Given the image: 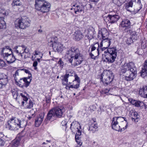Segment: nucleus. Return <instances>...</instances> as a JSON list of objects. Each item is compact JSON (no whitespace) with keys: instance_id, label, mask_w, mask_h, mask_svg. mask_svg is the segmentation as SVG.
<instances>
[{"instance_id":"f257e3e1","label":"nucleus","mask_w":147,"mask_h":147,"mask_svg":"<svg viewBox=\"0 0 147 147\" xmlns=\"http://www.w3.org/2000/svg\"><path fill=\"white\" fill-rule=\"evenodd\" d=\"M66 54L70 63H72L74 60L75 65L80 64L83 61V58L80 55L79 49L77 47H71L67 51Z\"/></svg>"},{"instance_id":"f03ea898","label":"nucleus","mask_w":147,"mask_h":147,"mask_svg":"<svg viewBox=\"0 0 147 147\" xmlns=\"http://www.w3.org/2000/svg\"><path fill=\"white\" fill-rule=\"evenodd\" d=\"M111 125L112 128L118 131H124L128 126L126 118L121 117H115L112 118Z\"/></svg>"},{"instance_id":"7ed1b4c3","label":"nucleus","mask_w":147,"mask_h":147,"mask_svg":"<svg viewBox=\"0 0 147 147\" xmlns=\"http://www.w3.org/2000/svg\"><path fill=\"white\" fill-rule=\"evenodd\" d=\"M26 121L24 119L20 120L16 117L10 118L7 122L6 127L8 129L14 130L23 127L26 125Z\"/></svg>"},{"instance_id":"20e7f679","label":"nucleus","mask_w":147,"mask_h":147,"mask_svg":"<svg viewBox=\"0 0 147 147\" xmlns=\"http://www.w3.org/2000/svg\"><path fill=\"white\" fill-rule=\"evenodd\" d=\"M105 55H102V60L110 63L113 62L117 56V50L116 48H108L105 52Z\"/></svg>"},{"instance_id":"39448f33","label":"nucleus","mask_w":147,"mask_h":147,"mask_svg":"<svg viewBox=\"0 0 147 147\" xmlns=\"http://www.w3.org/2000/svg\"><path fill=\"white\" fill-rule=\"evenodd\" d=\"M35 8L39 11L44 13L48 11L50 9V3L44 0H36Z\"/></svg>"},{"instance_id":"423d86ee","label":"nucleus","mask_w":147,"mask_h":147,"mask_svg":"<svg viewBox=\"0 0 147 147\" xmlns=\"http://www.w3.org/2000/svg\"><path fill=\"white\" fill-rule=\"evenodd\" d=\"M31 21L26 16L22 17L15 22V26L21 29H25L30 26Z\"/></svg>"},{"instance_id":"0eeeda50","label":"nucleus","mask_w":147,"mask_h":147,"mask_svg":"<svg viewBox=\"0 0 147 147\" xmlns=\"http://www.w3.org/2000/svg\"><path fill=\"white\" fill-rule=\"evenodd\" d=\"M121 72L123 73L130 72L137 74V69L134 63L131 62L125 63L122 67Z\"/></svg>"},{"instance_id":"6e6552de","label":"nucleus","mask_w":147,"mask_h":147,"mask_svg":"<svg viewBox=\"0 0 147 147\" xmlns=\"http://www.w3.org/2000/svg\"><path fill=\"white\" fill-rule=\"evenodd\" d=\"M106 74L104 72L101 74L100 80L102 82L104 85L107 86L111 82L113 78L112 73L109 71H106Z\"/></svg>"},{"instance_id":"1a4fd4ad","label":"nucleus","mask_w":147,"mask_h":147,"mask_svg":"<svg viewBox=\"0 0 147 147\" xmlns=\"http://www.w3.org/2000/svg\"><path fill=\"white\" fill-rule=\"evenodd\" d=\"M137 3L138 5L140 6L139 9L137 10L134 9V11L137 13L139 12L140 10L142 8V5L141 4L140 0H131L127 4H126L125 6V9L128 11L131 12V11L130 9V7H132L134 3Z\"/></svg>"},{"instance_id":"9d476101","label":"nucleus","mask_w":147,"mask_h":147,"mask_svg":"<svg viewBox=\"0 0 147 147\" xmlns=\"http://www.w3.org/2000/svg\"><path fill=\"white\" fill-rule=\"evenodd\" d=\"M24 70L26 73L28 74V77L27 78H24L23 79L22 78L20 79L19 81V82L21 83L22 81L24 82L25 84V86L27 88L29 86L32 80V75L29 70L26 69H24Z\"/></svg>"},{"instance_id":"9b49d317","label":"nucleus","mask_w":147,"mask_h":147,"mask_svg":"<svg viewBox=\"0 0 147 147\" xmlns=\"http://www.w3.org/2000/svg\"><path fill=\"white\" fill-rule=\"evenodd\" d=\"M8 12L6 10L2 9L0 12V29L5 28L6 27V23L4 21L3 16H7Z\"/></svg>"},{"instance_id":"f8f14e48","label":"nucleus","mask_w":147,"mask_h":147,"mask_svg":"<svg viewBox=\"0 0 147 147\" xmlns=\"http://www.w3.org/2000/svg\"><path fill=\"white\" fill-rule=\"evenodd\" d=\"M98 38L100 39H105L108 38L109 33L105 28H103L99 30Z\"/></svg>"},{"instance_id":"ddd939ff","label":"nucleus","mask_w":147,"mask_h":147,"mask_svg":"<svg viewBox=\"0 0 147 147\" xmlns=\"http://www.w3.org/2000/svg\"><path fill=\"white\" fill-rule=\"evenodd\" d=\"M91 49V51L90 52L97 53L98 55L100 54V45L98 42H97L90 46L89 48Z\"/></svg>"},{"instance_id":"4468645a","label":"nucleus","mask_w":147,"mask_h":147,"mask_svg":"<svg viewBox=\"0 0 147 147\" xmlns=\"http://www.w3.org/2000/svg\"><path fill=\"white\" fill-rule=\"evenodd\" d=\"M23 46H24V45L17 46L15 47L13 49L14 52L20 58H22L23 57L22 53V52L24 50Z\"/></svg>"},{"instance_id":"2eb2a0df","label":"nucleus","mask_w":147,"mask_h":147,"mask_svg":"<svg viewBox=\"0 0 147 147\" xmlns=\"http://www.w3.org/2000/svg\"><path fill=\"white\" fill-rule=\"evenodd\" d=\"M2 57L7 61V62L9 64L14 62L16 60L15 56L13 54V53L8 54Z\"/></svg>"},{"instance_id":"dca6fc26","label":"nucleus","mask_w":147,"mask_h":147,"mask_svg":"<svg viewBox=\"0 0 147 147\" xmlns=\"http://www.w3.org/2000/svg\"><path fill=\"white\" fill-rule=\"evenodd\" d=\"M96 32L94 29L92 27H90L88 30V32L86 37L90 40L94 38V35Z\"/></svg>"},{"instance_id":"f3484780","label":"nucleus","mask_w":147,"mask_h":147,"mask_svg":"<svg viewBox=\"0 0 147 147\" xmlns=\"http://www.w3.org/2000/svg\"><path fill=\"white\" fill-rule=\"evenodd\" d=\"M70 128L72 132H75L78 130H80V129H81V126L79 123L76 121H74L71 124Z\"/></svg>"},{"instance_id":"a211bd4d","label":"nucleus","mask_w":147,"mask_h":147,"mask_svg":"<svg viewBox=\"0 0 147 147\" xmlns=\"http://www.w3.org/2000/svg\"><path fill=\"white\" fill-rule=\"evenodd\" d=\"M7 76L4 74H1L0 76V89L2 88L3 86L7 83Z\"/></svg>"},{"instance_id":"6ab92c4d","label":"nucleus","mask_w":147,"mask_h":147,"mask_svg":"<svg viewBox=\"0 0 147 147\" xmlns=\"http://www.w3.org/2000/svg\"><path fill=\"white\" fill-rule=\"evenodd\" d=\"M44 114L40 113L36 118L35 125L36 127H38L42 123L44 117Z\"/></svg>"},{"instance_id":"aec40b11","label":"nucleus","mask_w":147,"mask_h":147,"mask_svg":"<svg viewBox=\"0 0 147 147\" xmlns=\"http://www.w3.org/2000/svg\"><path fill=\"white\" fill-rule=\"evenodd\" d=\"M12 53V50L11 48L9 46H6L2 49L1 52V54L2 57H3Z\"/></svg>"},{"instance_id":"412c9836","label":"nucleus","mask_w":147,"mask_h":147,"mask_svg":"<svg viewBox=\"0 0 147 147\" xmlns=\"http://www.w3.org/2000/svg\"><path fill=\"white\" fill-rule=\"evenodd\" d=\"M64 111L65 109L63 107H56V117L59 118L63 117V114Z\"/></svg>"},{"instance_id":"4be33fe9","label":"nucleus","mask_w":147,"mask_h":147,"mask_svg":"<svg viewBox=\"0 0 147 147\" xmlns=\"http://www.w3.org/2000/svg\"><path fill=\"white\" fill-rule=\"evenodd\" d=\"M74 39L76 41H79L84 36L81 31L77 30L73 35Z\"/></svg>"},{"instance_id":"5701e85b","label":"nucleus","mask_w":147,"mask_h":147,"mask_svg":"<svg viewBox=\"0 0 147 147\" xmlns=\"http://www.w3.org/2000/svg\"><path fill=\"white\" fill-rule=\"evenodd\" d=\"M56 61L57 62V63L56 64V66L57 67H59L57 69V72H59L63 68L64 63L61 58L59 59L56 58Z\"/></svg>"},{"instance_id":"b1692460","label":"nucleus","mask_w":147,"mask_h":147,"mask_svg":"<svg viewBox=\"0 0 147 147\" xmlns=\"http://www.w3.org/2000/svg\"><path fill=\"white\" fill-rule=\"evenodd\" d=\"M128 100L131 104L138 107L142 106L144 104L142 102L134 100L132 98H129Z\"/></svg>"},{"instance_id":"393cba45","label":"nucleus","mask_w":147,"mask_h":147,"mask_svg":"<svg viewBox=\"0 0 147 147\" xmlns=\"http://www.w3.org/2000/svg\"><path fill=\"white\" fill-rule=\"evenodd\" d=\"M55 116V107H54L49 111L47 117V119L48 120H53Z\"/></svg>"},{"instance_id":"a878e982","label":"nucleus","mask_w":147,"mask_h":147,"mask_svg":"<svg viewBox=\"0 0 147 147\" xmlns=\"http://www.w3.org/2000/svg\"><path fill=\"white\" fill-rule=\"evenodd\" d=\"M131 23L129 20L127 19L123 20L121 22L120 26L124 28L125 29L129 28L131 27Z\"/></svg>"},{"instance_id":"bb28decb","label":"nucleus","mask_w":147,"mask_h":147,"mask_svg":"<svg viewBox=\"0 0 147 147\" xmlns=\"http://www.w3.org/2000/svg\"><path fill=\"white\" fill-rule=\"evenodd\" d=\"M108 17L109 18V21L111 23H114L116 22L120 18L119 16L116 14L114 15H109Z\"/></svg>"},{"instance_id":"cd10ccee","label":"nucleus","mask_w":147,"mask_h":147,"mask_svg":"<svg viewBox=\"0 0 147 147\" xmlns=\"http://www.w3.org/2000/svg\"><path fill=\"white\" fill-rule=\"evenodd\" d=\"M141 75L143 78L147 76V60L144 63V67L141 72Z\"/></svg>"},{"instance_id":"c85d7f7f","label":"nucleus","mask_w":147,"mask_h":147,"mask_svg":"<svg viewBox=\"0 0 147 147\" xmlns=\"http://www.w3.org/2000/svg\"><path fill=\"white\" fill-rule=\"evenodd\" d=\"M111 39L108 38L107 39H102L100 43V47H108L111 44Z\"/></svg>"},{"instance_id":"c756f323","label":"nucleus","mask_w":147,"mask_h":147,"mask_svg":"<svg viewBox=\"0 0 147 147\" xmlns=\"http://www.w3.org/2000/svg\"><path fill=\"white\" fill-rule=\"evenodd\" d=\"M126 75L125 77V79L127 81H130L132 80L136 77L137 74L130 72L129 73H126Z\"/></svg>"},{"instance_id":"7c9ffc66","label":"nucleus","mask_w":147,"mask_h":147,"mask_svg":"<svg viewBox=\"0 0 147 147\" xmlns=\"http://www.w3.org/2000/svg\"><path fill=\"white\" fill-rule=\"evenodd\" d=\"M127 32L130 34L131 35V37L133 40H136L138 38V34H137V32L132 30L129 29L127 30Z\"/></svg>"},{"instance_id":"2f4dec72","label":"nucleus","mask_w":147,"mask_h":147,"mask_svg":"<svg viewBox=\"0 0 147 147\" xmlns=\"http://www.w3.org/2000/svg\"><path fill=\"white\" fill-rule=\"evenodd\" d=\"M139 93L142 96L147 98V86H143L140 89Z\"/></svg>"},{"instance_id":"473e14b6","label":"nucleus","mask_w":147,"mask_h":147,"mask_svg":"<svg viewBox=\"0 0 147 147\" xmlns=\"http://www.w3.org/2000/svg\"><path fill=\"white\" fill-rule=\"evenodd\" d=\"M20 138H16L13 140L10 144V147H18L20 144Z\"/></svg>"},{"instance_id":"72a5a7b5","label":"nucleus","mask_w":147,"mask_h":147,"mask_svg":"<svg viewBox=\"0 0 147 147\" xmlns=\"http://www.w3.org/2000/svg\"><path fill=\"white\" fill-rule=\"evenodd\" d=\"M98 128L97 124L96 123H93L89 126L88 128V130L92 133H94L96 131Z\"/></svg>"},{"instance_id":"f704fd0d","label":"nucleus","mask_w":147,"mask_h":147,"mask_svg":"<svg viewBox=\"0 0 147 147\" xmlns=\"http://www.w3.org/2000/svg\"><path fill=\"white\" fill-rule=\"evenodd\" d=\"M56 48L58 52H61L63 49V45L59 42H56Z\"/></svg>"},{"instance_id":"c9c22d12","label":"nucleus","mask_w":147,"mask_h":147,"mask_svg":"<svg viewBox=\"0 0 147 147\" xmlns=\"http://www.w3.org/2000/svg\"><path fill=\"white\" fill-rule=\"evenodd\" d=\"M68 76H67V74H65L63 76H62V84L64 85L65 84H67L68 82V78L69 77Z\"/></svg>"},{"instance_id":"e433bc0d","label":"nucleus","mask_w":147,"mask_h":147,"mask_svg":"<svg viewBox=\"0 0 147 147\" xmlns=\"http://www.w3.org/2000/svg\"><path fill=\"white\" fill-rule=\"evenodd\" d=\"M138 113L137 112H134L132 117H131V120L133 121H134L135 122H138Z\"/></svg>"},{"instance_id":"4c0bfd02","label":"nucleus","mask_w":147,"mask_h":147,"mask_svg":"<svg viewBox=\"0 0 147 147\" xmlns=\"http://www.w3.org/2000/svg\"><path fill=\"white\" fill-rule=\"evenodd\" d=\"M88 52L89 53V55L90 56L91 58L94 60H95L96 58H97V57L98 56L97 55V53H93L90 52V50H88Z\"/></svg>"},{"instance_id":"58836bf2","label":"nucleus","mask_w":147,"mask_h":147,"mask_svg":"<svg viewBox=\"0 0 147 147\" xmlns=\"http://www.w3.org/2000/svg\"><path fill=\"white\" fill-rule=\"evenodd\" d=\"M22 5L21 2L18 0L13 1L12 3V5L13 6H20Z\"/></svg>"},{"instance_id":"ea45409f","label":"nucleus","mask_w":147,"mask_h":147,"mask_svg":"<svg viewBox=\"0 0 147 147\" xmlns=\"http://www.w3.org/2000/svg\"><path fill=\"white\" fill-rule=\"evenodd\" d=\"M81 135V132L80 130H78L75 135V139L76 140H80L81 137L80 136Z\"/></svg>"},{"instance_id":"a19ab883","label":"nucleus","mask_w":147,"mask_h":147,"mask_svg":"<svg viewBox=\"0 0 147 147\" xmlns=\"http://www.w3.org/2000/svg\"><path fill=\"white\" fill-rule=\"evenodd\" d=\"M34 104V103L32 101L30 100L29 101V103H28L27 105L26 106V107L27 109H31L33 107Z\"/></svg>"},{"instance_id":"79ce46f5","label":"nucleus","mask_w":147,"mask_h":147,"mask_svg":"<svg viewBox=\"0 0 147 147\" xmlns=\"http://www.w3.org/2000/svg\"><path fill=\"white\" fill-rule=\"evenodd\" d=\"M75 13H76L77 12H81L82 11V7L78 5L76 6V7L74 8Z\"/></svg>"},{"instance_id":"37998d69","label":"nucleus","mask_w":147,"mask_h":147,"mask_svg":"<svg viewBox=\"0 0 147 147\" xmlns=\"http://www.w3.org/2000/svg\"><path fill=\"white\" fill-rule=\"evenodd\" d=\"M74 74V71L71 69H69L66 71V74L69 77L72 76Z\"/></svg>"},{"instance_id":"c03bdc74","label":"nucleus","mask_w":147,"mask_h":147,"mask_svg":"<svg viewBox=\"0 0 147 147\" xmlns=\"http://www.w3.org/2000/svg\"><path fill=\"white\" fill-rule=\"evenodd\" d=\"M67 122L66 119H65L64 120L62 121L61 123V125L62 126L64 127L65 130L67 127Z\"/></svg>"},{"instance_id":"a18cd8bd","label":"nucleus","mask_w":147,"mask_h":147,"mask_svg":"<svg viewBox=\"0 0 147 147\" xmlns=\"http://www.w3.org/2000/svg\"><path fill=\"white\" fill-rule=\"evenodd\" d=\"M23 48L24 49V51L22 52V54L24 53L29 54L30 53L29 49L25 46H23Z\"/></svg>"},{"instance_id":"49530a36","label":"nucleus","mask_w":147,"mask_h":147,"mask_svg":"<svg viewBox=\"0 0 147 147\" xmlns=\"http://www.w3.org/2000/svg\"><path fill=\"white\" fill-rule=\"evenodd\" d=\"M133 40L131 37L128 38L126 41V43L128 45H129L132 43L133 42Z\"/></svg>"},{"instance_id":"de8ad7c7","label":"nucleus","mask_w":147,"mask_h":147,"mask_svg":"<svg viewBox=\"0 0 147 147\" xmlns=\"http://www.w3.org/2000/svg\"><path fill=\"white\" fill-rule=\"evenodd\" d=\"M6 65V63L2 59H0V68H2L5 67Z\"/></svg>"},{"instance_id":"09e8293b","label":"nucleus","mask_w":147,"mask_h":147,"mask_svg":"<svg viewBox=\"0 0 147 147\" xmlns=\"http://www.w3.org/2000/svg\"><path fill=\"white\" fill-rule=\"evenodd\" d=\"M20 95L22 96L24 101L26 102L28 100L27 96H26V95H23V93H21Z\"/></svg>"},{"instance_id":"8fccbe9b","label":"nucleus","mask_w":147,"mask_h":147,"mask_svg":"<svg viewBox=\"0 0 147 147\" xmlns=\"http://www.w3.org/2000/svg\"><path fill=\"white\" fill-rule=\"evenodd\" d=\"M143 49L141 48H138L137 51L136 52V53L138 54V55H142L143 53Z\"/></svg>"},{"instance_id":"3c124183","label":"nucleus","mask_w":147,"mask_h":147,"mask_svg":"<svg viewBox=\"0 0 147 147\" xmlns=\"http://www.w3.org/2000/svg\"><path fill=\"white\" fill-rule=\"evenodd\" d=\"M5 143L4 140L2 138H0V146H3Z\"/></svg>"},{"instance_id":"603ef678","label":"nucleus","mask_w":147,"mask_h":147,"mask_svg":"<svg viewBox=\"0 0 147 147\" xmlns=\"http://www.w3.org/2000/svg\"><path fill=\"white\" fill-rule=\"evenodd\" d=\"M108 47H105V46H103V47H100V51L101 50L102 51H104L106 49H107Z\"/></svg>"},{"instance_id":"864d4df0","label":"nucleus","mask_w":147,"mask_h":147,"mask_svg":"<svg viewBox=\"0 0 147 147\" xmlns=\"http://www.w3.org/2000/svg\"><path fill=\"white\" fill-rule=\"evenodd\" d=\"M46 101L47 103H49L50 102L51 98L49 96H46Z\"/></svg>"},{"instance_id":"5fc2aeb1","label":"nucleus","mask_w":147,"mask_h":147,"mask_svg":"<svg viewBox=\"0 0 147 147\" xmlns=\"http://www.w3.org/2000/svg\"><path fill=\"white\" fill-rule=\"evenodd\" d=\"M11 93L13 96V97H14L15 96H16V98H17V93L15 91H11Z\"/></svg>"},{"instance_id":"6e6d98bb","label":"nucleus","mask_w":147,"mask_h":147,"mask_svg":"<svg viewBox=\"0 0 147 147\" xmlns=\"http://www.w3.org/2000/svg\"><path fill=\"white\" fill-rule=\"evenodd\" d=\"M70 84V82H69V83H67V84H65L64 85H65L66 86L65 87L66 89H69L70 88V87L69 86V84Z\"/></svg>"},{"instance_id":"4d7b16f0","label":"nucleus","mask_w":147,"mask_h":147,"mask_svg":"<svg viewBox=\"0 0 147 147\" xmlns=\"http://www.w3.org/2000/svg\"><path fill=\"white\" fill-rule=\"evenodd\" d=\"M79 82H77V83L76 84V85H74V88L76 89L78 88L79 86Z\"/></svg>"},{"instance_id":"13d9d810","label":"nucleus","mask_w":147,"mask_h":147,"mask_svg":"<svg viewBox=\"0 0 147 147\" xmlns=\"http://www.w3.org/2000/svg\"><path fill=\"white\" fill-rule=\"evenodd\" d=\"M79 82H77V83L76 84V85H74V88L76 89L78 88L79 86Z\"/></svg>"},{"instance_id":"bf43d9fd","label":"nucleus","mask_w":147,"mask_h":147,"mask_svg":"<svg viewBox=\"0 0 147 147\" xmlns=\"http://www.w3.org/2000/svg\"><path fill=\"white\" fill-rule=\"evenodd\" d=\"M123 3V2H120L119 0H117V6H120Z\"/></svg>"},{"instance_id":"052dcab7","label":"nucleus","mask_w":147,"mask_h":147,"mask_svg":"<svg viewBox=\"0 0 147 147\" xmlns=\"http://www.w3.org/2000/svg\"><path fill=\"white\" fill-rule=\"evenodd\" d=\"M40 53V52L38 50H36L35 51L34 55H39Z\"/></svg>"},{"instance_id":"680f3d73","label":"nucleus","mask_w":147,"mask_h":147,"mask_svg":"<svg viewBox=\"0 0 147 147\" xmlns=\"http://www.w3.org/2000/svg\"><path fill=\"white\" fill-rule=\"evenodd\" d=\"M77 143L79 144L80 146L82 144V142H81V140H76Z\"/></svg>"},{"instance_id":"e2e57ef3","label":"nucleus","mask_w":147,"mask_h":147,"mask_svg":"<svg viewBox=\"0 0 147 147\" xmlns=\"http://www.w3.org/2000/svg\"><path fill=\"white\" fill-rule=\"evenodd\" d=\"M38 64V62L36 61H34L33 64V67L37 66Z\"/></svg>"},{"instance_id":"0e129e2a","label":"nucleus","mask_w":147,"mask_h":147,"mask_svg":"<svg viewBox=\"0 0 147 147\" xmlns=\"http://www.w3.org/2000/svg\"><path fill=\"white\" fill-rule=\"evenodd\" d=\"M18 76L19 75V73L18 71H16L15 74L13 75V76H14L15 79H16V76Z\"/></svg>"},{"instance_id":"69168bd1","label":"nucleus","mask_w":147,"mask_h":147,"mask_svg":"<svg viewBox=\"0 0 147 147\" xmlns=\"http://www.w3.org/2000/svg\"><path fill=\"white\" fill-rule=\"evenodd\" d=\"M75 81H77V82H80V80H79V78L78 77H75Z\"/></svg>"},{"instance_id":"338daca9","label":"nucleus","mask_w":147,"mask_h":147,"mask_svg":"<svg viewBox=\"0 0 147 147\" xmlns=\"http://www.w3.org/2000/svg\"><path fill=\"white\" fill-rule=\"evenodd\" d=\"M50 142H51V141L50 140H47L46 141V142H43L42 143V144L43 145H44V144H47L48 143H50Z\"/></svg>"},{"instance_id":"774afa93","label":"nucleus","mask_w":147,"mask_h":147,"mask_svg":"<svg viewBox=\"0 0 147 147\" xmlns=\"http://www.w3.org/2000/svg\"><path fill=\"white\" fill-rule=\"evenodd\" d=\"M90 1L96 3L98 2L100 0H89Z\"/></svg>"}]
</instances>
